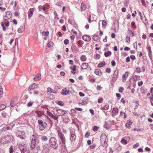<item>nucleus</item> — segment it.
Masks as SVG:
<instances>
[{
	"label": "nucleus",
	"mask_w": 153,
	"mask_h": 153,
	"mask_svg": "<svg viewBox=\"0 0 153 153\" xmlns=\"http://www.w3.org/2000/svg\"><path fill=\"white\" fill-rule=\"evenodd\" d=\"M100 141L101 145L104 147L106 148L108 146V139L105 133H102L100 136Z\"/></svg>",
	"instance_id": "nucleus-1"
},
{
	"label": "nucleus",
	"mask_w": 153,
	"mask_h": 153,
	"mask_svg": "<svg viewBox=\"0 0 153 153\" xmlns=\"http://www.w3.org/2000/svg\"><path fill=\"white\" fill-rule=\"evenodd\" d=\"M54 114H56L58 116L65 114L67 112L65 111L58 109L56 108H54L53 110Z\"/></svg>",
	"instance_id": "nucleus-2"
},
{
	"label": "nucleus",
	"mask_w": 153,
	"mask_h": 153,
	"mask_svg": "<svg viewBox=\"0 0 153 153\" xmlns=\"http://www.w3.org/2000/svg\"><path fill=\"white\" fill-rule=\"evenodd\" d=\"M51 146L54 149H56L58 146L57 140L55 137H51L49 140Z\"/></svg>",
	"instance_id": "nucleus-3"
},
{
	"label": "nucleus",
	"mask_w": 153,
	"mask_h": 153,
	"mask_svg": "<svg viewBox=\"0 0 153 153\" xmlns=\"http://www.w3.org/2000/svg\"><path fill=\"white\" fill-rule=\"evenodd\" d=\"M0 24L3 30L5 31L8 29V27L10 25V22L8 20H4L3 22L1 23Z\"/></svg>",
	"instance_id": "nucleus-4"
},
{
	"label": "nucleus",
	"mask_w": 153,
	"mask_h": 153,
	"mask_svg": "<svg viewBox=\"0 0 153 153\" xmlns=\"http://www.w3.org/2000/svg\"><path fill=\"white\" fill-rule=\"evenodd\" d=\"M58 135L59 137L61 140L62 144H63V146L65 147V146L66 140L64 134H62L61 131H58Z\"/></svg>",
	"instance_id": "nucleus-5"
},
{
	"label": "nucleus",
	"mask_w": 153,
	"mask_h": 153,
	"mask_svg": "<svg viewBox=\"0 0 153 153\" xmlns=\"http://www.w3.org/2000/svg\"><path fill=\"white\" fill-rule=\"evenodd\" d=\"M25 132L23 131H18L16 132V136L21 139H24L25 137Z\"/></svg>",
	"instance_id": "nucleus-6"
},
{
	"label": "nucleus",
	"mask_w": 153,
	"mask_h": 153,
	"mask_svg": "<svg viewBox=\"0 0 153 153\" xmlns=\"http://www.w3.org/2000/svg\"><path fill=\"white\" fill-rule=\"evenodd\" d=\"M12 13L10 11H7L6 12V15L4 17V19L6 20L10 19L11 18Z\"/></svg>",
	"instance_id": "nucleus-7"
},
{
	"label": "nucleus",
	"mask_w": 153,
	"mask_h": 153,
	"mask_svg": "<svg viewBox=\"0 0 153 153\" xmlns=\"http://www.w3.org/2000/svg\"><path fill=\"white\" fill-rule=\"evenodd\" d=\"M118 70L117 71H114V74L113 75V76L112 79V81L114 82L117 80V77L118 76Z\"/></svg>",
	"instance_id": "nucleus-8"
},
{
	"label": "nucleus",
	"mask_w": 153,
	"mask_h": 153,
	"mask_svg": "<svg viewBox=\"0 0 153 153\" xmlns=\"http://www.w3.org/2000/svg\"><path fill=\"white\" fill-rule=\"evenodd\" d=\"M71 50L73 53H76L79 51V50L76 45H72L71 48Z\"/></svg>",
	"instance_id": "nucleus-9"
},
{
	"label": "nucleus",
	"mask_w": 153,
	"mask_h": 153,
	"mask_svg": "<svg viewBox=\"0 0 153 153\" xmlns=\"http://www.w3.org/2000/svg\"><path fill=\"white\" fill-rule=\"evenodd\" d=\"M69 90L68 88H65L62 89V91L61 92V94L63 95H67L69 94Z\"/></svg>",
	"instance_id": "nucleus-10"
},
{
	"label": "nucleus",
	"mask_w": 153,
	"mask_h": 153,
	"mask_svg": "<svg viewBox=\"0 0 153 153\" xmlns=\"http://www.w3.org/2000/svg\"><path fill=\"white\" fill-rule=\"evenodd\" d=\"M129 74V72H126L122 76V80L123 82H125L127 78H128Z\"/></svg>",
	"instance_id": "nucleus-11"
},
{
	"label": "nucleus",
	"mask_w": 153,
	"mask_h": 153,
	"mask_svg": "<svg viewBox=\"0 0 153 153\" xmlns=\"http://www.w3.org/2000/svg\"><path fill=\"white\" fill-rule=\"evenodd\" d=\"M39 130L40 131H43L45 128L48 126V124L46 122L43 123L42 124L40 125Z\"/></svg>",
	"instance_id": "nucleus-12"
},
{
	"label": "nucleus",
	"mask_w": 153,
	"mask_h": 153,
	"mask_svg": "<svg viewBox=\"0 0 153 153\" xmlns=\"http://www.w3.org/2000/svg\"><path fill=\"white\" fill-rule=\"evenodd\" d=\"M34 10L35 9L34 8H30L29 9L27 13L29 19L32 16Z\"/></svg>",
	"instance_id": "nucleus-13"
},
{
	"label": "nucleus",
	"mask_w": 153,
	"mask_h": 153,
	"mask_svg": "<svg viewBox=\"0 0 153 153\" xmlns=\"http://www.w3.org/2000/svg\"><path fill=\"white\" fill-rule=\"evenodd\" d=\"M82 39L86 42H89L91 40V37L89 35H83L82 36Z\"/></svg>",
	"instance_id": "nucleus-14"
},
{
	"label": "nucleus",
	"mask_w": 153,
	"mask_h": 153,
	"mask_svg": "<svg viewBox=\"0 0 153 153\" xmlns=\"http://www.w3.org/2000/svg\"><path fill=\"white\" fill-rule=\"evenodd\" d=\"M71 136L70 138V140L72 142L74 141L75 140L76 138V136L75 134L73 131L71 132Z\"/></svg>",
	"instance_id": "nucleus-15"
},
{
	"label": "nucleus",
	"mask_w": 153,
	"mask_h": 153,
	"mask_svg": "<svg viewBox=\"0 0 153 153\" xmlns=\"http://www.w3.org/2000/svg\"><path fill=\"white\" fill-rule=\"evenodd\" d=\"M89 66L88 64L86 62H83L82 64L81 69L85 70L87 69Z\"/></svg>",
	"instance_id": "nucleus-16"
},
{
	"label": "nucleus",
	"mask_w": 153,
	"mask_h": 153,
	"mask_svg": "<svg viewBox=\"0 0 153 153\" xmlns=\"http://www.w3.org/2000/svg\"><path fill=\"white\" fill-rule=\"evenodd\" d=\"M20 150L22 153H29L26 147L22 146L20 148Z\"/></svg>",
	"instance_id": "nucleus-17"
},
{
	"label": "nucleus",
	"mask_w": 153,
	"mask_h": 153,
	"mask_svg": "<svg viewBox=\"0 0 153 153\" xmlns=\"http://www.w3.org/2000/svg\"><path fill=\"white\" fill-rule=\"evenodd\" d=\"M38 85L37 84L35 83H33L28 88V91H31L34 89L36 87H37Z\"/></svg>",
	"instance_id": "nucleus-18"
},
{
	"label": "nucleus",
	"mask_w": 153,
	"mask_h": 153,
	"mask_svg": "<svg viewBox=\"0 0 153 153\" xmlns=\"http://www.w3.org/2000/svg\"><path fill=\"white\" fill-rule=\"evenodd\" d=\"M35 113L36 114L37 117H40L43 115H44L43 113L40 111L36 110L35 111Z\"/></svg>",
	"instance_id": "nucleus-19"
},
{
	"label": "nucleus",
	"mask_w": 153,
	"mask_h": 153,
	"mask_svg": "<svg viewBox=\"0 0 153 153\" xmlns=\"http://www.w3.org/2000/svg\"><path fill=\"white\" fill-rule=\"evenodd\" d=\"M16 99L15 98L12 99L10 102V105L12 107H13L16 104Z\"/></svg>",
	"instance_id": "nucleus-20"
},
{
	"label": "nucleus",
	"mask_w": 153,
	"mask_h": 153,
	"mask_svg": "<svg viewBox=\"0 0 153 153\" xmlns=\"http://www.w3.org/2000/svg\"><path fill=\"white\" fill-rule=\"evenodd\" d=\"M94 73L96 74L98 76H101L102 75V72L101 70L98 69H97L95 70Z\"/></svg>",
	"instance_id": "nucleus-21"
},
{
	"label": "nucleus",
	"mask_w": 153,
	"mask_h": 153,
	"mask_svg": "<svg viewBox=\"0 0 153 153\" xmlns=\"http://www.w3.org/2000/svg\"><path fill=\"white\" fill-rule=\"evenodd\" d=\"M80 60L82 62L85 61L87 59L86 56L84 55H82L80 56Z\"/></svg>",
	"instance_id": "nucleus-22"
},
{
	"label": "nucleus",
	"mask_w": 153,
	"mask_h": 153,
	"mask_svg": "<svg viewBox=\"0 0 153 153\" xmlns=\"http://www.w3.org/2000/svg\"><path fill=\"white\" fill-rule=\"evenodd\" d=\"M106 65V63L105 62V61H103L101 62L100 63L98 66L97 67L98 68H101L104 66Z\"/></svg>",
	"instance_id": "nucleus-23"
},
{
	"label": "nucleus",
	"mask_w": 153,
	"mask_h": 153,
	"mask_svg": "<svg viewBox=\"0 0 153 153\" xmlns=\"http://www.w3.org/2000/svg\"><path fill=\"white\" fill-rule=\"evenodd\" d=\"M86 8V6L84 3H82L81 6V10L83 11L85 10Z\"/></svg>",
	"instance_id": "nucleus-24"
},
{
	"label": "nucleus",
	"mask_w": 153,
	"mask_h": 153,
	"mask_svg": "<svg viewBox=\"0 0 153 153\" xmlns=\"http://www.w3.org/2000/svg\"><path fill=\"white\" fill-rule=\"evenodd\" d=\"M119 111L118 109L117 108H113L112 113L114 114H117L118 113Z\"/></svg>",
	"instance_id": "nucleus-25"
},
{
	"label": "nucleus",
	"mask_w": 153,
	"mask_h": 153,
	"mask_svg": "<svg viewBox=\"0 0 153 153\" xmlns=\"http://www.w3.org/2000/svg\"><path fill=\"white\" fill-rule=\"evenodd\" d=\"M109 108V105L108 104H106L104 105L103 107L101 108L100 109L102 110H105L108 109Z\"/></svg>",
	"instance_id": "nucleus-26"
},
{
	"label": "nucleus",
	"mask_w": 153,
	"mask_h": 153,
	"mask_svg": "<svg viewBox=\"0 0 153 153\" xmlns=\"http://www.w3.org/2000/svg\"><path fill=\"white\" fill-rule=\"evenodd\" d=\"M111 52L109 51H108L107 52H105L104 53V56L105 57H107L110 55H111Z\"/></svg>",
	"instance_id": "nucleus-27"
},
{
	"label": "nucleus",
	"mask_w": 153,
	"mask_h": 153,
	"mask_svg": "<svg viewBox=\"0 0 153 153\" xmlns=\"http://www.w3.org/2000/svg\"><path fill=\"white\" fill-rule=\"evenodd\" d=\"M41 75L38 74L36 75L34 78V80H39L41 79Z\"/></svg>",
	"instance_id": "nucleus-28"
},
{
	"label": "nucleus",
	"mask_w": 153,
	"mask_h": 153,
	"mask_svg": "<svg viewBox=\"0 0 153 153\" xmlns=\"http://www.w3.org/2000/svg\"><path fill=\"white\" fill-rule=\"evenodd\" d=\"M120 116L121 117H123V118L124 119L126 118L127 117L126 114V113L122 111L120 112Z\"/></svg>",
	"instance_id": "nucleus-29"
},
{
	"label": "nucleus",
	"mask_w": 153,
	"mask_h": 153,
	"mask_svg": "<svg viewBox=\"0 0 153 153\" xmlns=\"http://www.w3.org/2000/svg\"><path fill=\"white\" fill-rule=\"evenodd\" d=\"M54 120H56L57 122H58V116L56 114H53L52 116L51 117Z\"/></svg>",
	"instance_id": "nucleus-30"
},
{
	"label": "nucleus",
	"mask_w": 153,
	"mask_h": 153,
	"mask_svg": "<svg viewBox=\"0 0 153 153\" xmlns=\"http://www.w3.org/2000/svg\"><path fill=\"white\" fill-rule=\"evenodd\" d=\"M128 33L129 34L133 37L135 35V32L130 30H128Z\"/></svg>",
	"instance_id": "nucleus-31"
},
{
	"label": "nucleus",
	"mask_w": 153,
	"mask_h": 153,
	"mask_svg": "<svg viewBox=\"0 0 153 153\" xmlns=\"http://www.w3.org/2000/svg\"><path fill=\"white\" fill-rule=\"evenodd\" d=\"M3 94V89L1 86H0V99L2 97Z\"/></svg>",
	"instance_id": "nucleus-32"
},
{
	"label": "nucleus",
	"mask_w": 153,
	"mask_h": 153,
	"mask_svg": "<svg viewBox=\"0 0 153 153\" xmlns=\"http://www.w3.org/2000/svg\"><path fill=\"white\" fill-rule=\"evenodd\" d=\"M6 107V105L5 104H1L0 105V110H4Z\"/></svg>",
	"instance_id": "nucleus-33"
},
{
	"label": "nucleus",
	"mask_w": 153,
	"mask_h": 153,
	"mask_svg": "<svg viewBox=\"0 0 153 153\" xmlns=\"http://www.w3.org/2000/svg\"><path fill=\"white\" fill-rule=\"evenodd\" d=\"M1 115L4 118H6L7 116V113L4 111L2 112Z\"/></svg>",
	"instance_id": "nucleus-34"
},
{
	"label": "nucleus",
	"mask_w": 153,
	"mask_h": 153,
	"mask_svg": "<svg viewBox=\"0 0 153 153\" xmlns=\"http://www.w3.org/2000/svg\"><path fill=\"white\" fill-rule=\"evenodd\" d=\"M42 34L44 36H47L49 34V32L47 30L46 31H43L42 33Z\"/></svg>",
	"instance_id": "nucleus-35"
},
{
	"label": "nucleus",
	"mask_w": 153,
	"mask_h": 153,
	"mask_svg": "<svg viewBox=\"0 0 153 153\" xmlns=\"http://www.w3.org/2000/svg\"><path fill=\"white\" fill-rule=\"evenodd\" d=\"M47 91L48 92H49L50 93H56V92H54L53 90H52L51 88H48L47 89Z\"/></svg>",
	"instance_id": "nucleus-36"
},
{
	"label": "nucleus",
	"mask_w": 153,
	"mask_h": 153,
	"mask_svg": "<svg viewBox=\"0 0 153 153\" xmlns=\"http://www.w3.org/2000/svg\"><path fill=\"white\" fill-rule=\"evenodd\" d=\"M93 39L95 41H97L99 40V37L97 35H94L93 37Z\"/></svg>",
	"instance_id": "nucleus-37"
},
{
	"label": "nucleus",
	"mask_w": 153,
	"mask_h": 153,
	"mask_svg": "<svg viewBox=\"0 0 153 153\" xmlns=\"http://www.w3.org/2000/svg\"><path fill=\"white\" fill-rule=\"evenodd\" d=\"M94 57L95 59H98L100 57V55L99 54H96L94 55Z\"/></svg>",
	"instance_id": "nucleus-38"
},
{
	"label": "nucleus",
	"mask_w": 153,
	"mask_h": 153,
	"mask_svg": "<svg viewBox=\"0 0 153 153\" xmlns=\"http://www.w3.org/2000/svg\"><path fill=\"white\" fill-rule=\"evenodd\" d=\"M121 143L123 144H126L127 143V141L125 139H122L121 140Z\"/></svg>",
	"instance_id": "nucleus-39"
},
{
	"label": "nucleus",
	"mask_w": 153,
	"mask_h": 153,
	"mask_svg": "<svg viewBox=\"0 0 153 153\" xmlns=\"http://www.w3.org/2000/svg\"><path fill=\"white\" fill-rule=\"evenodd\" d=\"M41 140L44 141H46L48 140V138L46 136H43L41 137Z\"/></svg>",
	"instance_id": "nucleus-40"
},
{
	"label": "nucleus",
	"mask_w": 153,
	"mask_h": 153,
	"mask_svg": "<svg viewBox=\"0 0 153 153\" xmlns=\"http://www.w3.org/2000/svg\"><path fill=\"white\" fill-rule=\"evenodd\" d=\"M77 44L79 46L81 47L83 43H82V41L80 40L77 42Z\"/></svg>",
	"instance_id": "nucleus-41"
},
{
	"label": "nucleus",
	"mask_w": 153,
	"mask_h": 153,
	"mask_svg": "<svg viewBox=\"0 0 153 153\" xmlns=\"http://www.w3.org/2000/svg\"><path fill=\"white\" fill-rule=\"evenodd\" d=\"M148 51L149 52V56H150V55H151L152 54V51L151 50V48L150 47H148Z\"/></svg>",
	"instance_id": "nucleus-42"
},
{
	"label": "nucleus",
	"mask_w": 153,
	"mask_h": 153,
	"mask_svg": "<svg viewBox=\"0 0 153 153\" xmlns=\"http://www.w3.org/2000/svg\"><path fill=\"white\" fill-rule=\"evenodd\" d=\"M57 104L61 106H62L64 105V103L62 101H58Z\"/></svg>",
	"instance_id": "nucleus-43"
},
{
	"label": "nucleus",
	"mask_w": 153,
	"mask_h": 153,
	"mask_svg": "<svg viewBox=\"0 0 153 153\" xmlns=\"http://www.w3.org/2000/svg\"><path fill=\"white\" fill-rule=\"evenodd\" d=\"M23 27H20L19 28L18 30L17 31L19 33H22L23 32Z\"/></svg>",
	"instance_id": "nucleus-44"
},
{
	"label": "nucleus",
	"mask_w": 153,
	"mask_h": 153,
	"mask_svg": "<svg viewBox=\"0 0 153 153\" xmlns=\"http://www.w3.org/2000/svg\"><path fill=\"white\" fill-rule=\"evenodd\" d=\"M98 129H99L98 127L95 126H94V127L93 128V130L94 131H97Z\"/></svg>",
	"instance_id": "nucleus-45"
},
{
	"label": "nucleus",
	"mask_w": 153,
	"mask_h": 153,
	"mask_svg": "<svg viewBox=\"0 0 153 153\" xmlns=\"http://www.w3.org/2000/svg\"><path fill=\"white\" fill-rule=\"evenodd\" d=\"M54 14L55 16V19H59V17L58 16V14L56 11H54Z\"/></svg>",
	"instance_id": "nucleus-46"
},
{
	"label": "nucleus",
	"mask_w": 153,
	"mask_h": 153,
	"mask_svg": "<svg viewBox=\"0 0 153 153\" xmlns=\"http://www.w3.org/2000/svg\"><path fill=\"white\" fill-rule=\"evenodd\" d=\"M111 70L110 68H106L105 71L106 73H110L111 72Z\"/></svg>",
	"instance_id": "nucleus-47"
},
{
	"label": "nucleus",
	"mask_w": 153,
	"mask_h": 153,
	"mask_svg": "<svg viewBox=\"0 0 153 153\" xmlns=\"http://www.w3.org/2000/svg\"><path fill=\"white\" fill-rule=\"evenodd\" d=\"M37 123L39 125H40L42 124L44 122L42 120L39 119L38 120Z\"/></svg>",
	"instance_id": "nucleus-48"
},
{
	"label": "nucleus",
	"mask_w": 153,
	"mask_h": 153,
	"mask_svg": "<svg viewBox=\"0 0 153 153\" xmlns=\"http://www.w3.org/2000/svg\"><path fill=\"white\" fill-rule=\"evenodd\" d=\"M53 44V43L52 42H50L47 44V46L48 47L50 48L52 46V45Z\"/></svg>",
	"instance_id": "nucleus-49"
},
{
	"label": "nucleus",
	"mask_w": 153,
	"mask_h": 153,
	"mask_svg": "<svg viewBox=\"0 0 153 153\" xmlns=\"http://www.w3.org/2000/svg\"><path fill=\"white\" fill-rule=\"evenodd\" d=\"M136 71L138 73H140L141 72L140 68V67H137L136 68Z\"/></svg>",
	"instance_id": "nucleus-50"
},
{
	"label": "nucleus",
	"mask_w": 153,
	"mask_h": 153,
	"mask_svg": "<svg viewBox=\"0 0 153 153\" xmlns=\"http://www.w3.org/2000/svg\"><path fill=\"white\" fill-rule=\"evenodd\" d=\"M130 37L127 36L126 37V41L128 43H129L130 42Z\"/></svg>",
	"instance_id": "nucleus-51"
},
{
	"label": "nucleus",
	"mask_w": 153,
	"mask_h": 153,
	"mask_svg": "<svg viewBox=\"0 0 153 153\" xmlns=\"http://www.w3.org/2000/svg\"><path fill=\"white\" fill-rule=\"evenodd\" d=\"M102 25L103 26H105L107 25V22L105 20L102 21Z\"/></svg>",
	"instance_id": "nucleus-52"
},
{
	"label": "nucleus",
	"mask_w": 153,
	"mask_h": 153,
	"mask_svg": "<svg viewBox=\"0 0 153 153\" xmlns=\"http://www.w3.org/2000/svg\"><path fill=\"white\" fill-rule=\"evenodd\" d=\"M116 96L117 97V99L118 100H119L121 97V95L119 93H116Z\"/></svg>",
	"instance_id": "nucleus-53"
},
{
	"label": "nucleus",
	"mask_w": 153,
	"mask_h": 153,
	"mask_svg": "<svg viewBox=\"0 0 153 153\" xmlns=\"http://www.w3.org/2000/svg\"><path fill=\"white\" fill-rule=\"evenodd\" d=\"M131 26H132V27L134 28H135L136 27V25H135V23L134 22H132L131 23Z\"/></svg>",
	"instance_id": "nucleus-54"
},
{
	"label": "nucleus",
	"mask_w": 153,
	"mask_h": 153,
	"mask_svg": "<svg viewBox=\"0 0 153 153\" xmlns=\"http://www.w3.org/2000/svg\"><path fill=\"white\" fill-rule=\"evenodd\" d=\"M64 43L65 45H68L69 43V40L68 39H65L64 41Z\"/></svg>",
	"instance_id": "nucleus-55"
},
{
	"label": "nucleus",
	"mask_w": 153,
	"mask_h": 153,
	"mask_svg": "<svg viewBox=\"0 0 153 153\" xmlns=\"http://www.w3.org/2000/svg\"><path fill=\"white\" fill-rule=\"evenodd\" d=\"M35 145L34 143H32L31 144L30 147L31 148V149H33L35 148Z\"/></svg>",
	"instance_id": "nucleus-56"
},
{
	"label": "nucleus",
	"mask_w": 153,
	"mask_h": 153,
	"mask_svg": "<svg viewBox=\"0 0 153 153\" xmlns=\"http://www.w3.org/2000/svg\"><path fill=\"white\" fill-rule=\"evenodd\" d=\"M13 146H10V151L9 152L10 153H13Z\"/></svg>",
	"instance_id": "nucleus-57"
},
{
	"label": "nucleus",
	"mask_w": 153,
	"mask_h": 153,
	"mask_svg": "<svg viewBox=\"0 0 153 153\" xmlns=\"http://www.w3.org/2000/svg\"><path fill=\"white\" fill-rule=\"evenodd\" d=\"M124 90V89L123 87H120L119 89V91L120 92L122 93Z\"/></svg>",
	"instance_id": "nucleus-58"
},
{
	"label": "nucleus",
	"mask_w": 153,
	"mask_h": 153,
	"mask_svg": "<svg viewBox=\"0 0 153 153\" xmlns=\"http://www.w3.org/2000/svg\"><path fill=\"white\" fill-rule=\"evenodd\" d=\"M139 145V143H137L136 144H134V145L133 147L134 148L136 149L138 147Z\"/></svg>",
	"instance_id": "nucleus-59"
},
{
	"label": "nucleus",
	"mask_w": 153,
	"mask_h": 153,
	"mask_svg": "<svg viewBox=\"0 0 153 153\" xmlns=\"http://www.w3.org/2000/svg\"><path fill=\"white\" fill-rule=\"evenodd\" d=\"M76 66L75 65H74L73 66V68H71V67H70V68L71 69V70L73 71H76Z\"/></svg>",
	"instance_id": "nucleus-60"
},
{
	"label": "nucleus",
	"mask_w": 153,
	"mask_h": 153,
	"mask_svg": "<svg viewBox=\"0 0 153 153\" xmlns=\"http://www.w3.org/2000/svg\"><path fill=\"white\" fill-rule=\"evenodd\" d=\"M33 104V102H30L27 105V106L28 107H30L32 106Z\"/></svg>",
	"instance_id": "nucleus-61"
},
{
	"label": "nucleus",
	"mask_w": 153,
	"mask_h": 153,
	"mask_svg": "<svg viewBox=\"0 0 153 153\" xmlns=\"http://www.w3.org/2000/svg\"><path fill=\"white\" fill-rule=\"evenodd\" d=\"M39 93V91H38L34 90V94L35 95H38Z\"/></svg>",
	"instance_id": "nucleus-62"
},
{
	"label": "nucleus",
	"mask_w": 153,
	"mask_h": 153,
	"mask_svg": "<svg viewBox=\"0 0 153 153\" xmlns=\"http://www.w3.org/2000/svg\"><path fill=\"white\" fill-rule=\"evenodd\" d=\"M102 88V87L100 85H97V90L100 91Z\"/></svg>",
	"instance_id": "nucleus-63"
},
{
	"label": "nucleus",
	"mask_w": 153,
	"mask_h": 153,
	"mask_svg": "<svg viewBox=\"0 0 153 153\" xmlns=\"http://www.w3.org/2000/svg\"><path fill=\"white\" fill-rule=\"evenodd\" d=\"M103 99L102 98H100L98 100V102L99 103H101L103 102Z\"/></svg>",
	"instance_id": "nucleus-64"
}]
</instances>
